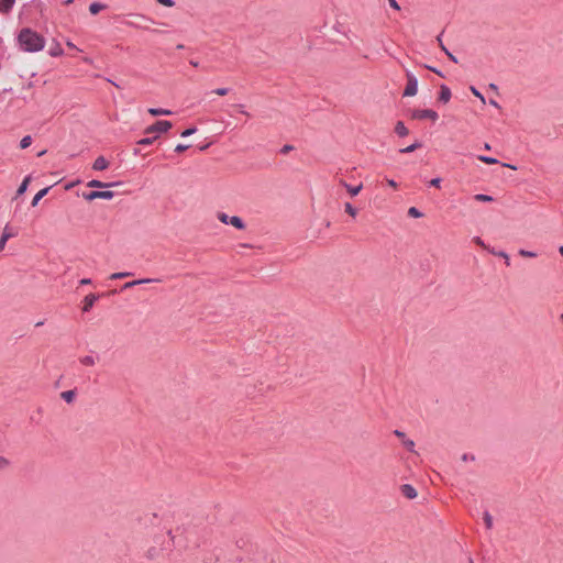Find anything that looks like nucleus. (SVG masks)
<instances>
[{"instance_id": "1", "label": "nucleus", "mask_w": 563, "mask_h": 563, "mask_svg": "<svg viewBox=\"0 0 563 563\" xmlns=\"http://www.w3.org/2000/svg\"><path fill=\"white\" fill-rule=\"evenodd\" d=\"M18 41L22 49L29 53L40 52L45 45L44 37L31 29H22L18 35Z\"/></svg>"}, {"instance_id": "2", "label": "nucleus", "mask_w": 563, "mask_h": 563, "mask_svg": "<svg viewBox=\"0 0 563 563\" xmlns=\"http://www.w3.org/2000/svg\"><path fill=\"white\" fill-rule=\"evenodd\" d=\"M407 85L402 92L404 97H413L418 91V78L410 71L406 73Z\"/></svg>"}, {"instance_id": "3", "label": "nucleus", "mask_w": 563, "mask_h": 563, "mask_svg": "<svg viewBox=\"0 0 563 563\" xmlns=\"http://www.w3.org/2000/svg\"><path fill=\"white\" fill-rule=\"evenodd\" d=\"M218 219H219L220 222H222L224 224H231L234 228H236L238 230H244L245 229L244 221L240 217H238V216L229 217L224 212H219L218 213Z\"/></svg>"}, {"instance_id": "4", "label": "nucleus", "mask_w": 563, "mask_h": 563, "mask_svg": "<svg viewBox=\"0 0 563 563\" xmlns=\"http://www.w3.org/2000/svg\"><path fill=\"white\" fill-rule=\"evenodd\" d=\"M410 115L416 120L429 119L433 122L439 119L438 112L431 109H415L411 111Z\"/></svg>"}, {"instance_id": "5", "label": "nucleus", "mask_w": 563, "mask_h": 563, "mask_svg": "<svg viewBox=\"0 0 563 563\" xmlns=\"http://www.w3.org/2000/svg\"><path fill=\"white\" fill-rule=\"evenodd\" d=\"M173 124L167 120L156 121L154 124L146 128L145 133H165L172 129Z\"/></svg>"}, {"instance_id": "6", "label": "nucleus", "mask_w": 563, "mask_h": 563, "mask_svg": "<svg viewBox=\"0 0 563 563\" xmlns=\"http://www.w3.org/2000/svg\"><path fill=\"white\" fill-rule=\"evenodd\" d=\"M113 196H114V192L110 191V190H93V191L84 194V198L87 201H92V200H96V199H107V200H109V199H112Z\"/></svg>"}, {"instance_id": "7", "label": "nucleus", "mask_w": 563, "mask_h": 563, "mask_svg": "<svg viewBox=\"0 0 563 563\" xmlns=\"http://www.w3.org/2000/svg\"><path fill=\"white\" fill-rule=\"evenodd\" d=\"M394 434L399 438L402 442V445L409 451V452H415V442L410 439H406V435L402 431L396 429L394 431Z\"/></svg>"}, {"instance_id": "8", "label": "nucleus", "mask_w": 563, "mask_h": 563, "mask_svg": "<svg viewBox=\"0 0 563 563\" xmlns=\"http://www.w3.org/2000/svg\"><path fill=\"white\" fill-rule=\"evenodd\" d=\"M99 295L89 294L84 299L82 311L88 312L95 305V302L99 299Z\"/></svg>"}, {"instance_id": "9", "label": "nucleus", "mask_w": 563, "mask_h": 563, "mask_svg": "<svg viewBox=\"0 0 563 563\" xmlns=\"http://www.w3.org/2000/svg\"><path fill=\"white\" fill-rule=\"evenodd\" d=\"M400 492L401 494L408 498V499H413L417 497V490L416 488L410 485V484H404L400 486Z\"/></svg>"}, {"instance_id": "10", "label": "nucleus", "mask_w": 563, "mask_h": 563, "mask_svg": "<svg viewBox=\"0 0 563 563\" xmlns=\"http://www.w3.org/2000/svg\"><path fill=\"white\" fill-rule=\"evenodd\" d=\"M108 166H109L108 159L104 156H98L92 164V169L104 170L108 168Z\"/></svg>"}, {"instance_id": "11", "label": "nucleus", "mask_w": 563, "mask_h": 563, "mask_svg": "<svg viewBox=\"0 0 563 563\" xmlns=\"http://www.w3.org/2000/svg\"><path fill=\"white\" fill-rule=\"evenodd\" d=\"M451 89L445 86V85H441L440 86V93H439V101L443 102V103H446L450 101L451 99Z\"/></svg>"}, {"instance_id": "12", "label": "nucleus", "mask_w": 563, "mask_h": 563, "mask_svg": "<svg viewBox=\"0 0 563 563\" xmlns=\"http://www.w3.org/2000/svg\"><path fill=\"white\" fill-rule=\"evenodd\" d=\"M153 282H159V279H153V278H144V279H136V280H133V282H128L125 283L121 290H125V289H129V288H132L136 285H141V284H148V283H153Z\"/></svg>"}, {"instance_id": "13", "label": "nucleus", "mask_w": 563, "mask_h": 563, "mask_svg": "<svg viewBox=\"0 0 563 563\" xmlns=\"http://www.w3.org/2000/svg\"><path fill=\"white\" fill-rule=\"evenodd\" d=\"M340 184H341V185H342V186H343V187L349 191V194H350L351 196H353V197H354V196H356V195H358V192H360V191L362 190V188H363V185H362V184H360V185H357V186H352V185L347 184L345 180H342V179L340 180Z\"/></svg>"}, {"instance_id": "14", "label": "nucleus", "mask_w": 563, "mask_h": 563, "mask_svg": "<svg viewBox=\"0 0 563 563\" xmlns=\"http://www.w3.org/2000/svg\"><path fill=\"white\" fill-rule=\"evenodd\" d=\"M395 132L397 135L404 137V136H407L409 134V130L407 129V126L405 125V123L402 121H398L395 125Z\"/></svg>"}, {"instance_id": "15", "label": "nucleus", "mask_w": 563, "mask_h": 563, "mask_svg": "<svg viewBox=\"0 0 563 563\" xmlns=\"http://www.w3.org/2000/svg\"><path fill=\"white\" fill-rule=\"evenodd\" d=\"M422 147V143L420 141H415L412 144L404 147V148H400L399 152L401 154H409V153H412L413 151L418 150Z\"/></svg>"}, {"instance_id": "16", "label": "nucleus", "mask_w": 563, "mask_h": 563, "mask_svg": "<svg viewBox=\"0 0 563 563\" xmlns=\"http://www.w3.org/2000/svg\"><path fill=\"white\" fill-rule=\"evenodd\" d=\"M51 187H45L43 189H41L34 197H33V200L31 202L32 207H35L37 206V203L40 202V200L45 197L47 195V192L49 191Z\"/></svg>"}, {"instance_id": "17", "label": "nucleus", "mask_w": 563, "mask_h": 563, "mask_svg": "<svg viewBox=\"0 0 563 563\" xmlns=\"http://www.w3.org/2000/svg\"><path fill=\"white\" fill-rule=\"evenodd\" d=\"M15 0H0V12L8 13L12 9Z\"/></svg>"}, {"instance_id": "18", "label": "nucleus", "mask_w": 563, "mask_h": 563, "mask_svg": "<svg viewBox=\"0 0 563 563\" xmlns=\"http://www.w3.org/2000/svg\"><path fill=\"white\" fill-rule=\"evenodd\" d=\"M148 113L154 117H158V115H170L173 112L168 109H163V108H150Z\"/></svg>"}, {"instance_id": "19", "label": "nucleus", "mask_w": 563, "mask_h": 563, "mask_svg": "<svg viewBox=\"0 0 563 563\" xmlns=\"http://www.w3.org/2000/svg\"><path fill=\"white\" fill-rule=\"evenodd\" d=\"M114 184H107V183H103L101 180H98V179H92L90 181H88L87 186L90 187V188H106V187H110V186H113Z\"/></svg>"}, {"instance_id": "20", "label": "nucleus", "mask_w": 563, "mask_h": 563, "mask_svg": "<svg viewBox=\"0 0 563 563\" xmlns=\"http://www.w3.org/2000/svg\"><path fill=\"white\" fill-rule=\"evenodd\" d=\"M30 180H31V176H26L23 181L20 184L18 190H16V196H21L23 195L26 189H27V186L30 184Z\"/></svg>"}, {"instance_id": "21", "label": "nucleus", "mask_w": 563, "mask_h": 563, "mask_svg": "<svg viewBox=\"0 0 563 563\" xmlns=\"http://www.w3.org/2000/svg\"><path fill=\"white\" fill-rule=\"evenodd\" d=\"M76 391L74 389L71 390H65L60 394L62 399H64L66 402L70 404L75 399Z\"/></svg>"}, {"instance_id": "22", "label": "nucleus", "mask_w": 563, "mask_h": 563, "mask_svg": "<svg viewBox=\"0 0 563 563\" xmlns=\"http://www.w3.org/2000/svg\"><path fill=\"white\" fill-rule=\"evenodd\" d=\"M106 8V4L103 3H100V2H92L90 5H89V11L91 14H98L101 10H103Z\"/></svg>"}, {"instance_id": "23", "label": "nucleus", "mask_w": 563, "mask_h": 563, "mask_svg": "<svg viewBox=\"0 0 563 563\" xmlns=\"http://www.w3.org/2000/svg\"><path fill=\"white\" fill-rule=\"evenodd\" d=\"M96 361L97 358L92 355H86L79 358V362L86 366H93L96 364Z\"/></svg>"}, {"instance_id": "24", "label": "nucleus", "mask_w": 563, "mask_h": 563, "mask_svg": "<svg viewBox=\"0 0 563 563\" xmlns=\"http://www.w3.org/2000/svg\"><path fill=\"white\" fill-rule=\"evenodd\" d=\"M63 53L64 51L58 43H56L53 47L49 48V55L53 57L60 56L63 55Z\"/></svg>"}, {"instance_id": "25", "label": "nucleus", "mask_w": 563, "mask_h": 563, "mask_svg": "<svg viewBox=\"0 0 563 563\" xmlns=\"http://www.w3.org/2000/svg\"><path fill=\"white\" fill-rule=\"evenodd\" d=\"M8 227L4 228L3 234L0 239V252L4 249L7 241L12 236L11 233L7 232Z\"/></svg>"}, {"instance_id": "26", "label": "nucleus", "mask_w": 563, "mask_h": 563, "mask_svg": "<svg viewBox=\"0 0 563 563\" xmlns=\"http://www.w3.org/2000/svg\"><path fill=\"white\" fill-rule=\"evenodd\" d=\"M474 199L476 201H481V202H490L494 200V198L489 195H485V194H477L474 196Z\"/></svg>"}, {"instance_id": "27", "label": "nucleus", "mask_w": 563, "mask_h": 563, "mask_svg": "<svg viewBox=\"0 0 563 563\" xmlns=\"http://www.w3.org/2000/svg\"><path fill=\"white\" fill-rule=\"evenodd\" d=\"M483 519H484L486 528L492 529L493 528V517L489 514V511H484Z\"/></svg>"}, {"instance_id": "28", "label": "nucleus", "mask_w": 563, "mask_h": 563, "mask_svg": "<svg viewBox=\"0 0 563 563\" xmlns=\"http://www.w3.org/2000/svg\"><path fill=\"white\" fill-rule=\"evenodd\" d=\"M478 159L481 162H484V163L489 164V165H494V164H498L499 163V161L497 158L490 157V156H485V155H479Z\"/></svg>"}, {"instance_id": "29", "label": "nucleus", "mask_w": 563, "mask_h": 563, "mask_svg": "<svg viewBox=\"0 0 563 563\" xmlns=\"http://www.w3.org/2000/svg\"><path fill=\"white\" fill-rule=\"evenodd\" d=\"M31 144H32V137L30 135H25L20 141V147L23 148V150L27 148Z\"/></svg>"}, {"instance_id": "30", "label": "nucleus", "mask_w": 563, "mask_h": 563, "mask_svg": "<svg viewBox=\"0 0 563 563\" xmlns=\"http://www.w3.org/2000/svg\"><path fill=\"white\" fill-rule=\"evenodd\" d=\"M408 216H409V217H412V218H421L423 214H422V212H421L419 209H417L416 207H410V208L408 209Z\"/></svg>"}, {"instance_id": "31", "label": "nucleus", "mask_w": 563, "mask_h": 563, "mask_svg": "<svg viewBox=\"0 0 563 563\" xmlns=\"http://www.w3.org/2000/svg\"><path fill=\"white\" fill-rule=\"evenodd\" d=\"M131 275H132V273H130V272L113 273V274L110 276V279H121V278L129 277V276H131Z\"/></svg>"}, {"instance_id": "32", "label": "nucleus", "mask_w": 563, "mask_h": 563, "mask_svg": "<svg viewBox=\"0 0 563 563\" xmlns=\"http://www.w3.org/2000/svg\"><path fill=\"white\" fill-rule=\"evenodd\" d=\"M157 139V135L152 137H144L137 141L139 145H151L155 140Z\"/></svg>"}, {"instance_id": "33", "label": "nucleus", "mask_w": 563, "mask_h": 563, "mask_svg": "<svg viewBox=\"0 0 563 563\" xmlns=\"http://www.w3.org/2000/svg\"><path fill=\"white\" fill-rule=\"evenodd\" d=\"M344 209H345V212H347L352 217H355L357 213V210L350 202H346L344 205Z\"/></svg>"}, {"instance_id": "34", "label": "nucleus", "mask_w": 563, "mask_h": 563, "mask_svg": "<svg viewBox=\"0 0 563 563\" xmlns=\"http://www.w3.org/2000/svg\"><path fill=\"white\" fill-rule=\"evenodd\" d=\"M196 132H197V129L195 126H192V128H189V129H186L185 131H183L180 136L188 137V136L195 134Z\"/></svg>"}, {"instance_id": "35", "label": "nucleus", "mask_w": 563, "mask_h": 563, "mask_svg": "<svg viewBox=\"0 0 563 563\" xmlns=\"http://www.w3.org/2000/svg\"><path fill=\"white\" fill-rule=\"evenodd\" d=\"M519 255H521L523 257H536L537 253L521 249V250H519Z\"/></svg>"}, {"instance_id": "36", "label": "nucleus", "mask_w": 563, "mask_h": 563, "mask_svg": "<svg viewBox=\"0 0 563 563\" xmlns=\"http://www.w3.org/2000/svg\"><path fill=\"white\" fill-rule=\"evenodd\" d=\"M495 254H496L497 256H500V257H501V260H505V263H506V265H507V266H509V265H510V258H509V256H508V254H507L506 252L500 251V252L495 253Z\"/></svg>"}, {"instance_id": "37", "label": "nucleus", "mask_w": 563, "mask_h": 563, "mask_svg": "<svg viewBox=\"0 0 563 563\" xmlns=\"http://www.w3.org/2000/svg\"><path fill=\"white\" fill-rule=\"evenodd\" d=\"M124 24H125L126 26H130V27L144 29L143 26H141V25H140L136 21H134V20H126V21L124 22Z\"/></svg>"}, {"instance_id": "38", "label": "nucleus", "mask_w": 563, "mask_h": 563, "mask_svg": "<svg viewBox=\"0 0 563 563\" xmlns=\"http://www.w3.org/2000/svg\"><path fill=\"white\" fill-rule=\"evenodd\" d=\"M471 91L474 96L479 98L482 102L485 103V97L474 86L471 87Z\"/></svg>"}, {"instance_id": "39", "label": "nucleus", "mask_w": 563, "mask_h": 563, "mask_svg": "<svg viewBox=\"0 0 563 563\" xmlns=\"http://www.w3.org/2000/svg\"><path fill=\"white\" fill-rule=\"evenodd\" d=\"M189 147H190V145H187V144H177L176 147H175V152L176 153H183L186 150H188Z\"/></svg>"}, {"instance_id": "40", "label": "nucleus", "mask_w": 563, "mask_h": 563, "mask_svg": "<svg viewBox=\"0 0 563 563\" xmlns=\"http://www.w3.org/2000/svg\"><path fill=\"white\" fill-rule=\"evenodd\" d=\"M443 52L445 53V55L450 58V60H452L453 63H457V58L455 55H453L446 47H443Z\"/></svg>"}, {"instance_id": "41", "label": "nucleus", "mask_w": 563, "mask_h": 563, "mask_svg": "<svg viewBox=\"0 0 563 563\" xmlns=\"http://www.w3.org/2000/svg\"><path fill=\"white\" fill-rule=\"evenodd\" d=\"M218 96H225L229 93V88H217L213 90Z\"/></svg>"}, {"instance_id": "42", "label": "nucleus", "mask_w": 563, "mask_h": 563, "mask_svg": "<svg viewBox=\"0 0 563 563\" xmlns=\"http://www.w3.org/2000/svg\"><path fill=\"white\" fill-rule=\"evenodd\" d=\"M442 179L440 177L430 180L429 185L439 188Z\"/></svg>"}, {"instance_id": "43", "label": "nucleus", "mask_w": 563, "mask_h": 563, "mask_svg": "<svg viewBox=\"0 0 563 563\" xmlns=\"http://www.w3.org/2000/svg\"><path fill=\"white\" fill-rule=\"evenodd\" d=\"M292 150H294V146H292V145L286 144V145H284V146L280 148V151H279V152H280L282 154H287V153H289V152H290V151H292Z\"/></svg>"}, {"instance_id": "44", "label": "nucleus", "mask_w": 563, "mask_h": 563, "mask_svg": "<svg viewBox=\"0 0 563 563\" xmlns=\"http://www.w3.org/2000/svg\"><path fill=\"white\" fill-rule=\"evenodd\" d=\"M424 67H426L427 69H429V70H431V71L435 73L438 76H440V77H444L443 73H442L441 70L437 69L435 67H432V66H429V65H426Z\"/></svg>"}, {"instance_id": "45", "label": "nucleus", "mask_w": 563, "mask_h": 563, "mask_svg": "<svg viewBox=\"0 0 563 563\" xmlns=\"http://www.w3.org/2000/svg\"><path fill=\"white\" fill-rule=\"evenodd\" d=\"M156 1L165 7H173L175 4L174 0H156Z\"/></svg>"}, {"instance_id": "46", "label": "nucleus", "mask_w": 563, "mask_h": 563, "mask_svg": "<svg viewBox=\"0 0 563 563\" xmlns=\"http://www.w3.org/2000/svg\"><path fill=\"white\" fill-rule=\"evenodd\" d=\"M389 5L395 10H400V7L396 0H388Z\"/></svg>"}, {"instance_id": "47", "label": "nucleus", "mask_w": 563, "mask_h": 563, "mask_svg": "<svg viewBox=\"0 0 563 563\" xmlns=\"http://www.w3.org/2000/svg\"><path fill=\"white\" fill-rule=\"evenodd\" d=\"M462 460H463V461H465V462H466V461H474V460H475V456H474V455H470V454H467V453H464V454L462 455Z\"/></svg>"}, {"instance_id": "48", "label": "nucleus", "mask_w": 563, "mask_h": 563, "mask_svg": "<svg viewBox=\"0 0 563 563\" xmlns=\"http://www.w3.org/2000/svg\"><path fill=\"white\" fill-rule=\"evenodd\" d=\"M437 42H438V44H439V46L441 47L442 51H443V47H446L443 44V41H442V33L437 36Z\"/></svg>"}, {"instance_id": "49", "label": "nucleus", "mask_w": 563, "mask_h": 563, "mask_svg": "<svg viewBox=\"0 0 563 563\" xmlns=\"http://www.w3.org/2000/svg\"><path fill=\"white\" fill-rule=\"evenodd\" d=\"M133 18L139 19V20H144V21L153 22V20L151 18H147V16L142 15V14H135Z\"/></svg>"}, {"instance_id": "50", "label": "nucleus", "mask_w": 563, "mask_h": 563, "mask_svg": "<svg viewBox=\"0 0 563 563\" xmlns=\"http://www.w3.org/2000/svg\"><path fill=\"white\" fill-rule=\"evenodd\" d=\"M7 465H8V461L4 457L0 456V468L5 467Z\"/></svg>"}, {"instance_id": "51", "label": "nucleus", "mask_w": 563, "mask_h": 563, "mask_svg": "<svg viewBox=\"0 0 563 563\" xmlns=\"http://www.w3.org/2000/svg\"><path fill=\"white\" fill-rule=\"evenodd\" d=\"M79 284L80 285H89V284H91V279L90 278H82V279H80Z\"/></svg>"}, {"instance_id": "52", "label": "nucleus", "mask_w": 563, "mask_h": 563, "mask_svg": "<svg viewBox=\"0 0 563 563\" xmlns=\"http://www.w3.org/2000/svg\"><path fill=\"white\" fill-rule=\"evenodd\" d=\"M238 107H239L240 112H241L242 114H245V115H247V117L250 115V113H249L247 111H245V109H244V106H243V104H239Z\"/></svg>"}, {"instance_id": "53", "label": "nucleus", "mask_w": 563, "mask_h": 563, "mask_svg": "<svg viewBox=\"0 0 563 563\" xmlns=\"http://www.w3.org/2000/svg\"><path fill=\"white\" fill-rule=\"evenodd\" d=\"M387 183H388V185H389L390 187H394V188H396V187H397V183H396L394 179H388V180H387Z\"/></svg>"}, {"instance_id": "54", "label": "nucleus", "mask_w": 563, "mask_h": 563, "mask_svg": "<svg viewBox=\"0 0 563 563\" xmlns=\"http://www.w3.org/2000/svg\"><path fill=\"white\" fill-rule=\"evenodd\" d=\"M489 103H490L492 106H494L495 108H500V107H499V103H498L496 100H494V99H490V100H489Z\"/></svg>"}, {"instance_id": "55", "label": "nucleus", "mask_w": 563, "mask_h": 563, "mask_svg": "<svg viewBox=\"0 0 563 563\" xmlns=\"http://www.w3.org/2000/svg\"><path fill=\"white\" fill-rule=\"evenodd\" d=\"M148 30H150L151 32H153V33H163V31H159V30H157V29H148Z\"/></svg>"}, {"instance_id": "56", "label": "nucleus", "mask_w": 563, "mask_h": 563, "mask_svg": "<svg viewBox=\"0 0 563 563\" xmlns=\"http://www.w3.org/2000/svg\"><path fill=\"white\" fill-rule=\"evenodd\" d=\"M504 166H506V167H508V168H511V169H517V167H516V166L510 165V164H505Z\"/></svg>"}, {"instance_id": "57", "label": "nucleus", "mask_w": 563, "mask_h": 563, "mask_svg": "<svg viewBox=\"0 0 563 563\" xmlns=\"http://www.w3.org/2000/svg\"><path fill=\"white\" fill-rule=\"evenodd\" d=\"M66 44H67L68 47L76 48V46L71 42H69V41Z\"/></svg>"}, {"instance_id": "58", "label": "nucleus", "mask_w": 563, "mask_h": 563, "mask_svg": "<svg viewBox=\"0 0 563 563\" xmlns=\"http://www.w3.org/2000/svg\"><path fill=\"white\" fill-rule=\"evenodd\" d=\"M190 65H192L194 67H198V62H196V60H190Z\"/></svg>"}, {"instance_id": "59", "label": "nucleus", "mask_w": 563, "mask_h": 563, "mask_svg": "<svg viewBox=\"0 0 563 563\" xmlns=\"http://www.w3.org/2000/svg\"><path fill=\"white\" fill-rule=\"evenodd\" d=\"M476 243L483 245L481 238H476Z\"/></svg>"}, {"instance_id": "60", "label": "nucleus", "mask_w": 563, "mask_h": 563, "mask_svg": "<svg viewBox=\"0 0 563 563\" xmlns=\"http://www.w3.org/2000/svg\"><path fill=\"white\" fill-rule=\"evenodd\" d=\"M559 253H560L561 255H563V245H561V246L559 247Z\"/></svg>"}, {"instance_id": "61", "label": "nucleus", "mask_w": 563, "mask_h": 563, "mask_svg": "<svg viewBox=\"0 0 563 563\" xmlns=\"http://www.w3.org/2000/svg\"><path fill=\"white\" fill-rule=\"evenodd\" d=\"M73 1H74V0H65V2H64V3H65L66 5H68V4H70Z\"/></svg>"}, {"instance_id": "62", "label": "nucleus", "mask_w": 563, "mask_h": 563, "mask_svg": "<svg viewBox=\"0 0 563 563\" xmlns=\"http://www.w3.org/2000/svg\"><path fill=\"white\" fill-rule=\"evenodd\" d=\"M485 150H490V145L488 143H485Z\"/></svg>"}, {"instance_id": "63", "label": "nucleus", "mask_w": 563, "mask_h": 563, "mask_svg": "<svg viewBox=\"0 0 563 563\" xmlns=\"http://www.w3.org/2000/svg\"><path fill=\"white\" fill-rule=\"evenodd\" d=\"M184 48V45L183 44H178L177 45V49H183Z\"/></svg>"}, {"instance_id": "64", "label": "nucleus", "mask_w": 563, "mask_h": 563, "mask_svg": "<svg viewBox=\"0 0 563 563\" xmlns=\"http://www.w3.org/2000/svg\"><path fill=\"white\" fill-rule=\"evenodd\" d=\"M35 325L36 327L43 325V321H38Z\"/></svg>"}]
</instances>
